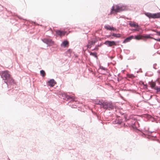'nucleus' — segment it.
<instances>
[{
    "instance_id": "f257e3e1",
    "label": "nucleus",
    "mask_w": 160,
    "mask_h": 160,
    "mask_svg": "<svg viewBox=\"0 0 160 160\" xmlns=\"http://www.w3.org/2000/svg\"><path fill=\"white\" fill-rule=\"evenodd\" d=\"M1 76L3 79L5 80V82L7 84H12L13 83L14 80L11 77L9 72L7 71H2L1 72Z\"/></svg>"
},
{
    "instance_id": "f03ea898",
    "label": "nucleus",
    "mask_w": 160,
    "mask_h": 160,
    "mask_svg": "<svg viewBox=\"0 0 160 160\" xmlns=\"http://www.w3.org/2000/svg\"><path fill=\"white\" fill-rule=\"evenodd\" d=\"M99 104L102 106V107L106 109H108L109 110L112 109L114 106L111 102H99Z\"/></svg>"
},
{
    "instance_id": "7ed1b4c3",
    "label": "nucleus",
    "mask_w": 160,
    "mask_h": 160,
    "mask_svg": "<svg viewBox=\"0 0 160 160\" xmlns=\"http://www.w3.org/2000/svg\"><path fill=\"white\" fill-rule=\"evenodd\" d=\"M124 10L123 8L119 6L118 5L113 6L111 9V11L110 14H112L114 13V12H119Z\"/></svg>"
},
{
    "instance_id": "20e7f679",
    "label": "nucleus",
    "mask_w": 160,
    "mask_h": 160,
    "mask_svg": "<svg viewBox=\"0 0 160 160\" xmlns=\"http://www.w3.org/2000/svg\"><path fill=\"white\" fill-rule=\"evenodd\" d=\"M146 15L149 18H160V12L154 14L148 13L146 14Z\"/></svg>"
},
{
    "instance_id": "39448f33",
    "label": "nucleus",
    "mask_w": 160,
    "mask_h": 160,
    "mask_svg": "<svg viewBox=\"0 0 160 160\" xmlns=\"http://www.w3.org/2000/svg\"><path fill=\"white\" fill-rule=\"evenodd\" d=\"M104 44L110 47L117 45L116 42L114 41H106L104 42Z\"/></svg>"
},
{
    "instance_id": "423d86ee",
    "label": "nucleus",
    "mask_w": 160,
    "mask_h": 160,
    "mask_svg": "<svg viewBox=\"0 0 160 160\" xmlns=\"http://www.w3.org/2000/svg\"><path fill=\"white\" fill-rule=\"evenodd\" d=\"M43 41L49 45H52L53 44V42L51 39L45 38L43 40Z\"/></svg>"
},
{
    "instance_id": "0eeeda50",
    "label": "nucleus",
    "mask_w": 160,
    "mask_h": 160,
    "mask_svg": "<svg viewBox=\"0 0 160 160\" xmlns=\"http://www.w3.org/2000/svg\"><path fill=\"white\" fill-rule=\"evenodd\" d=\"M96 42V41L95 40H89L88 41V44L87 45V48H91L92 46H94Z\"/></svg>"
},
{
    "instance_id": "6e6552de",
    "label": "nucleus",
    "mask_w": 160,
    "mask_h": 160,
    "mask_svg": "<svg viewBox=\"0 0 160 160\" xmlns=\"http://www.w3.org/2000/svg\"><path fill=\"white\" fill-rule=\"evenodd\" d=\"M104 28L108 30L111 31H115L116 30V29L113 27H111L108 25H105L104 26Z\"/></svg>"
},
{
    "instance_id": "1a4fd4ad",
    "label": "nucleus",
    "mask_w": 160,
    "mask_h": 160,
    "mask_svg": "<svg viewBox=\"0 0 160 160\" xmlns=\"http://www.w3.org/2000/svg\"><path fill=\"white\" fill-rule=\"evenodd\" d=\"M48 83L49 86L51 87H53L56 84V82L54 79H52L48 81Z\"/></svg>"
},
{
    "instance_id": "9d476101",
    "label": "nucleus",
    "mask_w": 160,
    "mask_h": 160,
    "mask_svg": "<svg viewBox=\"0 0 160 160\" xmlns=\"http://www.w3.org/2000/svg\"><path fill=\"white\" fill-rule=\"evenodd\" d=\"M56 33L58 35H59L60 36L64 35L65 33V32H64L60 30L56 31Z\"/></svg>"
},
{
    "instance_id": "9b49d317",
    "label": "nucleus",
    "mask_w": 160,
    "mask_h": 160,
    "mask_svg": "<svg viewBox=\"0 0 160 160\" xmlns=\"http://www.w3.org/2000/svg\"><path fill=\"white\" fill-rule=\"evenodd\" d=\"M129 24L132 27L136 28L138 27V25L136 23L131 21L129 22Z\"/></svg>"
},
{
    "instance_id": "f8f14e48",
    "label": "nucleus",
    "mask_w": 160,
    "mask_h": 160,
    "mask_svg": "<svg viewBox=\"0 0 160 160\" xmlns=\"http://www.w3.org/2000/svg\"><path fill=\"white\" fill-rule=\"evenodd\" d=\"M149 84L150 86L152 88H153L155 89V88L157 87L156 86V83L155 82H149Z\"/></svg>"
},
{
    "instance_id": "ddd939ff",
    "label": "nucleus",
    "mask_w": 160,
    "mask_h": 160,
    "mask_svg": "<svg viewBox=\"0 0 160 160\" xmlns=\"http://www.w3.org/2000/svg\"><path fill=\"white\" fill-rule=\"evenodd\" d=\"M133 36H131L130 37H128L125 39L123 42V43H125L127 42H128L130 41L133 38Z\"/></svg>"
},
{
    "instance_id": "4468645a",
    "label": "nucleus",
    "mask_w": 160,
    "mask_h": 160,
    "mask_svg": "<svg viewBox=\"0 0 160 160\" xmlns=\"http://www.w3.org/2000/svg\"><path fill=\"white\" fill-rule=\"evenodd\" d=\"M68 44V42L67 41H63L62 43L61 44L62 46H63L64 47H67Z\"/></svg>"
},
{
    "instance_id": "2eb2a0df",
    "label": "nucleus",
    "mask_w": 160,
    "mask_h": 160,
    "mask_svg": "<svg viewBox=\"0 0 160 160\" xmlns=\"http://www.w3.org/2000/svg\"><path fill=\"white\" fill-rule=\"evenodd\" d=\"M112 36L114 37H115L117 38H119L121 37V35L119 33H113L112 34Z\"/></svg>"
},
{
    "instance_id": "dca6fc26",
    "label": "nucleus",
    "mask_w": 160,
    "mask_h": 160,
    "mask_svg": "<svg viewBox=\"0 0 160 160\" xmlns=\"http://www.w3.org/2000/svg\"><path fill=\"white\" fill-rule=\"evenodd\" d=\"M151 38L149 36H144L141 35V38H140L141 40V39L144 40V38Z\"/></svg>"
},
{
    "instance_id": "f3484780",
    "label": "nucleus",
    "mask_w": 160,
    "mask_h": 160,
    "mask_svg": "<svg viewBox=\"0 0 160 160\" xmlns=\"http://www.w3.org/2000/svg\"><path fill=\"white\" fill-rule=\"evenodd\" d=\"M40 73L42 77H44L46 75V73L45 71L43 70H41L40 71Z\"/></svg>"
},
{
    "instance_id": "a211bd4d",
    "label": "nucleus",
    "mask_w": 160,
    "mask_h": 160,
    "mask_svg": "<svg viewBox=\"0 0 160 160\" xmlns=\"http://www.w3.org/2000/svg\"><path fill=\"white\" fill-rule=\"evenodd\" d=\"M66 97L68 99H69L71 98L72 99V101H76L75 100V98L73 97H71L70 96L67 95L66 96Z\"/></svg>"
},
{
    "instance_id": "6ab92c4d",
    "label": "nucleus",
    "mask_w": 160,
    "mask_h": 160,
    "mask_svg": "<svg viewBox=\"0 0 160 160\" xmlns=\"http://www.w3.org/2000/svg\"><path fill=\"white\" fill-rule=\"evenodd\" d=\"M90 55H91L93 56H94L95 57H97V53H93L92 52H91L90 53Z\"/></svg>"
},
{
    "instance_id": "aec40b11",
    "label": "nucleus",
    "mask_w": 160,
    "mask_h": 160,
    "mask_svg": "<svg viewBox=\"0 0 160 160\" xmlns=\"http://www.w3.org/2000/svg\"><path fill=\"white\" fill-rule=\"evenodd\" d=\"M135 39L137 40H139L140 39V35H138L137 36H136L135 37Z\"/></svg>"
},
{
    "instance_id": "412c9836",
    "label": "nucleus",
    "mask_w": 160,
    "mask_h": 160,
    "mask_svg": "<svg viewBox=\"0 0 160 160\" xmlns=\"http://www.w3.org/2000/svg\"><path fill=\"white\" fill-rule=\"evenodd\" d=\"M155 89L157 90L158 92H160V88H158V87L155 88Z\"/></svg>"
},
{
    "instance_id": "4be33fe9",
    "label": "nucleus",
    "mask_w": 160,
    "mask_h": 160,
    "mask_svg": "<svg viewBox=\"0 0 160 160\" xmlns=\"http://www.w3.org/2000/svg\"><path fill=\"white\" fill-rule=\"evenodd\" d=\"M152 31L157 32L158 35L160 36V32H158L156 30H152Z\"/></svg>"
},
{
    "instance_id": "5701e85b",
    "label": "nucleus",
    "mask_w": 160,
    "mask_h": 160,
    "mask_svg": "<svg viewBox=\"0 0 160 160\" xmlns=\"http://www.w3.org/2000/svg\"><path fill=\"white\" fill-rule=\"evenodd\" d=\"M152 38L154 39V40H156L157 41L160 42V38L159 39H155L153 38Z\"/></svg>"
},
{
    "instance_id": "b1692460",
    "label": "nucleus",
    "mask_w": 160,
    "mask_h": 160,
    "mask_svg": "<svg viewBox=\"0 0 160 160\" xmlns=\"http://www.w3.org/2000/svg\"><path fill=\"white\" fill-rule=\"evenodd\" d=\"M98 48L97 47L93 49V50H98Z\"/></svg>"
},
{
    "instance_id": "393cba45",
    "label": "nucleus",
    "mask_w": 160,
    "mask_h": 160,
    "mask_svg": "<svg viewBox=\"0 0 160 160\" xmlns=\"http://www.w3.org/2000/svg\"><path fill=\"white\" fill-rule=\"evenodd\" d=\"M110 35H109V36H108L107 37H110Z\"/></svg>"
},
{
    "instance_id": "a878e982",
    "label": "nucleus",
    "mask_w": 160,
    "mask_h": 160,
    "mask_svg": "<svg viewBox=\"0 0 160 160\" xmlns=\"http://www.w3.org/2000/svg\"><path fill=\"white\" fill-rule=\"evenodd\" d=\"M137 123H138V122H136L135 123V125H136Z\"/></svg>"
}]
</instances>
